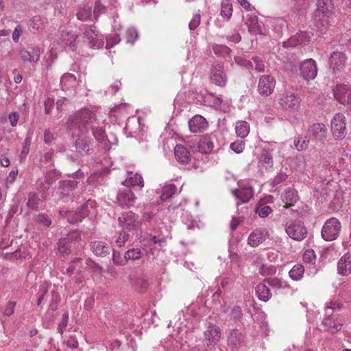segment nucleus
Masks as SVG:
<instances>
[{
	"mask_svg": "<svg viewBox=\"0 0 351 351\" xmlns=\"http://www.w3.org/2000/svg\"><path fill=\"white\" fill-rule=\"evenodd\" d=\"M89 126L91 128L95 140L105 149L109 150L113 145H117L118 139L114 133L106 134L104 129L105 126L104 115L98 110H89Z\"/></svg>",
	"mask_w": 351,
	"mask_h": 351,
	"instance_id": "nucleus-1",
	"label": "nucleus"
},
{
	"mask_svg": "<svg viewBox=\"0 0 351 351\" xmlns=\"http://www.w3.org/2000/svg\"><path fill=\"white\" fill-rule=\"evenodd\" d=\"M88 110L84 108L69 117L67 124L71 129H74L76 136L75 147L77 149H84L88 143L87 125Z\"/></svg>",
	"mask_w": 351,
	"mask_h": 351,
	"instance_id": "nucleus-2",
	"label": "nucleus"
},
{
	"mask_svg": "<svg viewBox=\"0 0 351 351\" xmlns=\"http://www.w3.org/2000/svg\"><path fill=\"white\" fill-rule=\"evenodd\" d=\"M221 331L220 328L214 324H209L206 330L204 332L203 346H197L189 350V351H212L220 341Z\"/></svg>",
	"mask_w": 351,
	"mask_h": 351,
	"instance_id": "nucleus-3",
	"label": "nucleus"
},
{
	"mask_svg": "<svg viewBox=\"0 0 351 351\" xmlns=\"http://www.w3.org/2000/svg\"><path fill=\"white\" fill-rule=\"evenodd\" d=\"M332 0H317V8L314 12L313 19L319 27L325 26V23L330 18L333 9Z\"/></svg>",
	"mask_w": 351,
	"mask_h": 351,
	"instance_id": "nucleus-4",
	"label": "nucleus"
},
{
	"mask_svg": "<svg viewBox=\"0 0 351 351\" xmlns=\"http://www.w3.org/2000/svg\"><path fill=\"white\" fill-rule=\"evenodd\" d=\"M119 225L123 230L129 233L136 232L141 226L138 215L132 211L124 212L118 218Z\"/></svg>",
	"mask_w": 351,
	"mask_h": 351,
	"instance_id": "nucleus-5",
	"label": "nucleus"
},
{
	"mask_svg": "<svg viewBox=\"0 0 351 351\" xmlns=\"http://www.w3.org/2000/svg\"><path fill=\"white\" fill-rule=\"evenodd\" d=\"M341 224L339 220L335 217H331L326 220L322 229V237L327 241L335 240L339 234Z\"/></svg>",
	"mask_w": 351,
	"mask_h": 351,
	"instance_id": "nucleus-6",
	"label": "nucleus"
},
{
	"mask_svg": "<svg viewBox=\"0 0 351 351\" xmlns=\"http://www.w3.org/2000/svg\"><path fill=\"white\" fill-rule=\"evenodd\" d=\"M285 232L293 240L302 241L307 236V229L304 223L298 221H287L285 226Z\"/></svg>",
	"mask_w": 351,
	"mask_h": 351,
	"instance_id": "nucleus-7",
	"label": "nucleus"
},
{
	"mask_svg": "<svg viewBox=\"0 0 351 351\" xmlns=\"http://www.w3.org/2000/svg\"><path fill=\"white\" fill-rule=\"evenodd\" d=\"M278 103L283 109L293 112L298 110L300 99L293 92L285 91L280 95Z\"/></svg>",
	"mask_w": 351,
	"mask_h": 351,
	"instance_id": "nucleus-8",
	"label": "nucleus"
},
{
	"mask_svg": "<svg viewBox=\"0 0 351 351\" xmlns=\"http://www.w3.org/2000/svg\"><path fill=\"white\" fill-rule=\"evenodd\" d=\"M210 82L219 87H224L228 81L226 72L223 64L214 62L210 69Z\"/></svg>",
	"mask_w": 351,
	"mask_h": 351,
	"instance_id": "nucleus-9",
	"label": "nucleus"
},
{
	"mask_svg": "<svg viewBox=\"0 0 351 351\" xmlns=\"http://www.w3.org/2000/svg\"><path fill=\"white\" fill-rule=\"evenodd\" d=\"M331 131L334 138L341 140L346 135V117L342 113H337L331 120Z\"/></svg>",
	"mask_w": 351,
	"mask_h": 351,
	"instance_id": "nucleus-10",
	"label": "nucleus"
},
{
	"mask_svg": "<svg viewBox=\"0 0 351 351\" xmlns=\"http://www.w3.org/2000/svg\"><path fill=\"white\" fill-rule=\"evenodd\" d=\"M347 61V56L341 51H334L329 57V67L333 74L339 75L343 71Z\"/></svg>",
	"mask_w": 351,
	"mask_h": 351,
	"instance_id": "nucleus-11",
	"label": "nucleus"
},
{
	"mask_svg": "<svg viewBox=\"0 0 351 351\" xmlns=\"http://www.w3.org/2000/svg\"><path fill=\"white\" fill-rule=\"evenodd\" d=\"M299 69L300 76L306 81L314 80L317 75V64L312 58L300 62Z\"/></svg>",
	"mask_w": 351,
	"mask_h": 351,
	"instance_id": "nucleus-12",
	"label": "nucleus"
},
{
	"mask_svg": "<svg viewBox=\"0 0 351 351\" xmlns=\"http://www.w3.org/2000/svg\"><path fill=\"white\" fill-rule=\"evenodd\" d=\"M276 80L269 75H262L258 80V92L263 96L270 95L275 88Z\"/></svg>",
	"mask_w": 351,
	"mask_h": 351,
	"instance_id": "nucleus-13",
	"label": "nucleus"
},
{
	"mask_svg": "<svg viewBox=\"0 0 351 351\" xmlns=\"http://www.w3.org/2000/svg\"><path fill=\"white\" fill-rule=\"evenodd\" d=\"M327 130L324 123H315L312 125L308 130V137L315 145L322 143L326 138Z\"/></svg>",
	"mask_w": 351,
	"mask_h": 351,
	"instance_id": "nucleus-14",
	"label": "nucleus"
},
{
	"mask_svg": "<svg viewBox=\"0 0 351 351\" xmlns=\"http://www.w3.org/2000/svg\"><path fill=\"white\" fill-rule=\"evenodd\" d=\"M310 36L308 32H300L291 36L288 40L284 42L280 50L282 53H287L286 49L308 42Z\"/></svg>",
	"mask_w": 351,
	"mask_h": 351,
	"instance_id": "nucleus-15",
	"label": "nucleus"
},
{
	"mask_svg": "<svg viewBox=\"0 0 351 351\" xmlns=\"http://www.w3.org/2000/svg\"><path fill=\"white\" fill-rule=\"evenodd\" d=\"M228 346L232 351H237L245 343L244 336L237 328L230 330L228 334Z\"/></svg>",
	"mask_w": 351,
	"mask_h": 351,
	"instance_id": "nucleus-16",
	"label": "nucleus"
},
{
	"mask_svg": "<svg viewBox=\"0 0 351 351\" xmlns=\"http://www.w3.org/2000/svg\"><path fill=\"white\" fill-rule=\"evenodd\" d=\"M243 21L247 27L248 31L252 34H263V31L258 22V18L253 14L243 15Z\"/></svg>",
	"mask_w": 351,
	"mask_h": 351,
	"instance_id": "nucleus-17",
	"label": "nucleus"
},
{
	"mask_svg": "<svg viewBox=\"0 0 351 351\" xmlns=\"http://www.w3.org/2000/svg\"><path fill=\"white\" fill-rule=\"evenodd\" d=\"M117 199L120 206L129 208L134 205L136 197L131 189H125L119 192Z\"/></svg>",
	"mask_w": 351,
	"mask_h": 351,
	"instance_id": "nucleus-18",
	"label": "nucleus"
},
{
	"mask_svg": "<svg viewBox=\"0 0 351 351\" xmlns=\"http://www.w3.org/2000/svg\"><path fill=\"white\" fill-rule=\"evenodd\" d=\"M40 47L34 46L27 49H21L19 56L24 62H37L40 60Z\"/></svg>",
	"mask_w": 351,
	"mask_h": 351,
	"instance_id": "nucleus-19",
	"label": "nucleus"
},
{
	"mask_svg": "<svg viewBox=\"0 0 351 351\" xmlns=\"http://www.w3.org/2000/svg\"><path fill=\"white\" fill-rule=\"evenodd\" d=\"M269 234L265 228H258L253 230L247 238V243L251 247H257L268 237Z\"/></svg>",
	"mask_w": 351,
	"mask_h": 351,
	"instance_id": "nucleus-20",
	"label": "nucleus"
},
{
	"mask_svg": "<svg viewBox=\"0 0 351 351\" xmlns=\"http://www.w3.org/2000/svg\"><path fill=\"white\" fill-rule=\"evenodd\" d=\"M76 187V182L73 180H62L59 182V187L57 193L60 195V198L66 201L64 199L68 198L73 194V191Z\"/></svg>",
	"mask_w": 351,
	"mask_h": 351,
	"instance_id": "nucleus-21",
	"label": "nucleus"
},
{
	"mask_svg": "<svg viewBox=\"0 0 351 351\" xmlns=\"http://www.w3.org/2000/svg\"><path fill=\"white\" fill-rule=\"evenodd\" d=\"M104 45L103 36L97 31L95 26H89V47L94 49H100Z\"/></svg>",
	"mask_w": 351,
	"mask_h": 351,
	"instance_id": "nucleus-22",
	"label": "nucleus"
},
{
	"mask_svg": "<svg viewBox=\"0 0 351 351\" xmlns=\"http://www.w3.org/2000/svg\"><path fill=\"white\" fill-rule=\"evenodd\" d=\"M208 126V123L204 117L201 115H195L189 121L190 131L193 133L200 132Z\"/></svg>",
	"mask_w": 351,
	"mask_h": 351,
	"instance_id": "nucleus-23",
	"label": "nucleus"
},
{
	"mask_svg": "<svg viewBox=\"0 0 351 351\" xmlns=\"http://www.w3.org/2000/svg\"><path fill=\"white\" fill-rule=\"evenodd\" d=\"M77 38V36L75 33L66 30H63L61 33L59 40L60 43L65 48H68L69 50L74 51Z\"/></svg>",
	"mask_w": 351,
	"mask_h": 351,
	"instance_id": "nucleus-24",
	"label": "nucleus"
},
{
	"mask_svg": "<svg viewBox=\"0 0 351 351\" xmlns=\"http://www.w3.org/2000/svg\"><path fill=\"white\" fill-rule=\"evenodd\" d=\"M216 141V138L212 135H205L202 136L198 142L197 147L202 153H210Z\"/></svg>",
	"mask_w": 351,
	"mask_h": 351,
	"instance_id": "nucleus-25",
	"label": "nucleus"
},
{
	"mask_svg": "<svg viewBox=\"0 0 351 351\" xmlns=\"http://www.w3.org/2000/svg\"><path fill=\"white\" fill-rule=\"evenodd\" d=\"M338 273L342 276H348L351 272V254L346 253L339 261Z\"/></svg>",
	"mask_w": 351,
	"mask_h": 351,
	"instance_id": "nucleus-26",
	"label": "nucleus"
},
{
	"mask_svg": "<svg viewBox=\"0 0 351 351\" xmlns=\"http://www.w3.org/2000/svg\"><path fill=\"white\" fill-rule=\"evenodd\" d=\"M232 194L237 199H240L241 203H246L252 197L253 190L251 186H243L233 190Z\"/></svg>",
	"mask_w": 351,
	"mask_h": 351,
	"instance_id": "nucleus-27",
	"label": "nucleus"
},
{
	"mask_svg": "<svg viewBox=\"0 0 351 351\" xmlns=\"http://www.w3.org/2000/svg\"><path fill=\"white\" fill-rule=\"evenodd\" d=\"M274 165L273 158L270 154L264 152L258 157V167L262 171L271 169Z\"/></svg>",
	"mask_w": 351,
	"mask_h": 351,
	"instance_id": "nucleus-28",
	"label": "nucleus"
},
{
	"mask_svg": "<svg viewBox=\"0 0 351 351\" xmlns=\"http://www.w3.org/2000/svg\"><path fill=\"white\" fill-rule=\"evenodd\" d=\"M175 157L182 164H188L191 160L190 152L182 145H177L174 148Z\"/></svg>",
	"mask_w": 351,
	"mask_h": 351,
	"instance_id": "nucleus-29",
	"label": "nucleus"
},
{
	"mask_svg": "<svg viewBox=\"0 0 351 351\" xmlns=\"http://www.w3.org/2000/svg\"><path fill=\"white\" fill-rule=\"evenodd\" d=\"M128 178L122 182V184L128 187H134L138 186L140 189L143 188L144 186V181L141 176V175L136 173L133 174L132 172H128Z\"/></svg>",
	"mask_w": 351,
	"mask_h": 351,
	"instance_id": "nucleus-30",
	"label": "nucleus"
},
{
	"mask_svg": "<svg viewBox=\"0 0 351 351\" xmlns=\"http://www.w3.org/2000/svg\"><path fill=\"white\" fill-rule=\"evenodd\" d=\"M328 317L324 318L322 323L321 326L326 331H328L331 333H335L339 331L341 328V324L336 322L330 315H326Z\"/></svg>",
	"mask_w": 351,
	"mask_h": 351,
	"instance_id": "nucleus-31",
	"label": "nucleus"
},
{
	"mask_svg": "<svg viewBox=\"0 0 351 351\" xmlns=\"http://www.w3.org/2000/svg\"><path fill=\"white\" fill-rule=\"evenodd\" d=\"M129 280L133 287L139 292H144L147 288V282L137 274H130Z\"/></svg>",
	"mask_w": 351,
	"mask_h": 351,
	"instance_id": "nucleus-32",
	"label": "nucleus"
},
{
	"mask_svg": "<svg viewBox=\"0 0 351 351\" xmlns=\"http://www.w3.org/2000/svg\"><path fill=\"white\" fill-rule=\"evenodd\" d=\"M334 97L335 99L342 104H346L347 95H348L349 88L346 84H337L334 90Z\"/></svg>",
	"mask_w": 351,
	"mask_h": 351,
	"instance_id": "nucleus-33",
	"label": "nucleus"
},
{
	"mask_svg": "<svg viewBox=\"0 0 351 351\" xmlns=\"http://www.w3.org/2000/svg\"><path fill=\"white\" fill-rule=\"evenodd\" d=\"M281 199L287 207L291 206L298 199V192L291 188H289L282 194Z\"/></svg>",
	"mask_w": 351,
	"mask_h": 351,
	"instance_id": "nucleus-34",
	"label": "nucleus"
},
{
	"mask_svg": "<svg viewBox=\"0 0 351 351\" xmlns=\"http://www.w3.org/2000/svg\"><path fill=\"white\" fill-rule=\"evenodd\" d=\"M233 6L231 0H221L220 16L224 21H229L232 16Z\"/></svg>",
	"mask_w": 351,
	"mask_h": 351,
	"instance_id": "nucleus-35",
	"label": "nucleus"
},
{
	"mask_svg": "<svg viewBox=\"0 0 351 351\" xmlns=\"http://www.w3.org/2000/svg\"><path fill=\"white\" fill-rule=\"evenodd\" d=\"M76 84L75 77L71 73H65L63 75L60 80V85L64 91H69L73 90Z\"/></svg>",
	"mask_w": 351,
	"mask_h": 351,
	"instance_id": "nucleus-36",
	"label": "nucleus"
},
{
	"mask_svg": "<svg viewBox=\"0 0 351 351\" xmlns=\"http://www.w3.org/2000/svg\"><path fill=\"white\" fill-rule=\"evenodd\" d=\"M91 249L94 254L96 256H104L109 254L110 247L104 241H97L93 242L91 244Z\"/></svg>",
	"mask_w": 351,
	"mask_h": 351,
	"instance_id": "nucleus-37",
	"label": "nucleus"
},
{
	"mask_svg": "<svg viewBox=\"0 0 351 351\" xmlns=\"http://www.w3.org/2000/svg\"><path fill=\"white\" fill-rule=\"evenodd\" d=\"M255 291L258 298L263 302H267L271 297V293L265 282L258 284Z\"/></svg>",
	"mask_w": 351,
	"mask_h": 351,
	"instance_id": "nucleus-38",
	"label": "nucleus"
},
{
	"mask_svg": "<svg viewBox=\"0 0 351 351\" xmlns=\"http://www.w3.org/2000/svg\"><path fill=\"white\" fill-rule=\"evenodd\" d=\"M283 62L285 64V68L287 70H289L292 73L298 72L299 60L293 55L287 53V56L283 59Z\"/></svg>",
	"mask_w": 351,
	"mask_h": 351,
	"instance_id": "nucleus-39",
	"label": "nucleus"
},
{
	"mask_svg": "<svg viewBox=\"0 0 351 351\" xmlns=\"http://www.w3.org/2000/svg\"><path fill=\"white\" fill-rule=\"evenodd\" d=\"M177 193L178 189L174 184L165 185L161 190L160 199L162 201H165L172 197Z\"/></svg>",
	"mask_w": 351,
	"mask_h": 351,
	"instance_id": "nucleus-40",
	"label": "nucleus"
},
{
	"mask_svg": "<svg viewBox=\"0 0 351 351\" xmlns=\"http://www.w3.org/2000/svg\"><path fill=\"white\" fill-rule=\"evenodd\" d=\"M304 267L301 264L295 265L289 271V276L294 281H300L303 278Z\"/></svg>",
	"mask_w": 351,
	"mask_h": 351,
	"instance_id": "nucleus-41",
	"label": "nucleus"
},
{
	"mask_svg": "<svg viewBox=\"0 0 351 351\" xmlns=\"http://www.w3.org/2000/svg\"><path fill=\"white\" fill-rule=\"evenodd\" d=\"M236 134L241 138L246 137L250 132V125L244 121H237L235 126Z\"/></svg>",
	"mask_w": 351,
	"mask_h": 351,
	"instance_id": "nucleus-42",
	"label": "nucleus"
},
{
	"mask_svg": "<svg viewBox=\"0 0 351 351\" xmlns=\"http://www.w3.org/2000/svg\"><path fill=\"white\" fill-rule=\"evenodd\" d=\"M44 27V22L39 16H34L28 23L29 30L33 33L40 31Z\"/></svg>",
	"mask_w": 351,
	"mask_h": 351,
	"instance_id": "nucleus-43",
	"label": "nucleus"
},
{
	"mask_svg": "<svg viewBox=\"0 0 351 351\" xmlns=\"http://www.w3.org/2000/svg\"><path fill=\"white\" fill-rule=\"evenodd\" d=\"M71 239L70 238H60L57 243L58 249L62 255H68L71 252Z\"/></svg>",
	"mask_w": 351,
	"mask_h": 351,
	"instance_id": "nucleus-44",
	"label": "nucleus"
},
{
	"mask_svg": "<svg viewBox=\"0 0 351 351\" xmlns=\"http://www.w3.org/2000/svg\"><path fill=\"white\" fill-rule=\"evenodd\" d=\"M204 102L206 105L218 108L222 103V99L215 96L213 93H207L204 95Z\"/></svg>",
	"mask_w": 351,
	"mask_h": 351,
	"instance_id": "nucleus-45",
	"label": "nucleus"
},
{
	"mask_svg": "<svg viewBox=\"0 0 351 351\" xmlns=\"http://www.w3.org/2000/svg\"><path fill=\"white\" fill-rule=\"evenodd\" d=\"M125 258H126V261H136V260H139L141 259L143 255H144V252L143 251L140 249V248H138V247H134V248H131L130 250H128L127 252H125Z\"/></svg>",
	"mask_w": 351,
	"mask_h": 351,
	"instance_id": "nucleus-46",
	"label": "nucleus"
},
{
	"mask_svg": "<svg viewBox=\"0 0 351 351\" xmlns=\"http://www.w3.org/2000/svg\"><path fill=\"white\" fill-rule=\"evenodd\" d=\"M311 141H312L310 137H308V135L304 138L298 136L294 139V145L297 150L302 151L308 147Z\"/></svg>",
	"mask_w": 351,
	"mask_h": 351,
	"instance_id": "nucleus-47",
	"label": "nucleus"
},
{
	"mask_svg": "<svg viewBox=\"0 0 351 351\" xmlns=\"http://www.w3.org/2000/svg\"><path fill=\"white\" fill-rule=\"evenodd\" d=\"M271 211L272 209L269 206L265 204L264 199H261L256 208V213L262 218L267 217Z\"/></svg>",
	"mask_w": 351,
	"mask_h": 351,
	"instance_id": "nucleus-48",
	"label": "nucleus"
},
{
	"mask_svg": "<svg viewBox=\"0 0 351 351\" xmlns=\"http://www.w3.org/2000/svg\"><path fill=\"white\" fill-rule=\"evenodd\" d=\"M128 239L129 233L123 230L113 237L112 242L115 243L117 247H121L125 245Z\"/></svg>",
	"mask_w": 351,
	"mask_h": 351,
	"instance_id": "nucleus-49",
	"label": "nucleus"
},
{
	"mask_svg": "<svg viewBox=\"0 0 351 351\" xmlns=\"http://www.w3.org/2000/svg\"><path fill=\"white\" fill-rule=\"evenodd\" d=\"M126 43L133 45L138 38V32L133 27H129L125 33Z\"/></svg>",
	"mask_w": 351,
	"mask_h": 351,
	"instance_id": "nucleus-50",
	"label": "nucleus"
},
{
	"mask_svg": "<svg viewBox=\"0 0 351 351\" xmlns=\"http://www.w3.org/2000/svg\"><path fill=\"white\" fill-rule=\"evenodd\" d=\"M39 202L40 198L36 193H29L28 194V200L27 202V206L28 208L33 210H36L38 209Z\"/></svg>",
	"mask_w": 351,
	"mask_h": 351,
	"instance_id": "nucleus-51",
	"label": "nucleus"
},
{
	"mask_svg": "<svg viewBox=\"0 0 351 351\" xmlns=\"http://www.w3.org/2000/svg\"><path fill=\"white\" fill-rule=\"evenodd\" d=\"M86 217V215H83L81 211L73 213L69 212L67 215V220L70 223H77L82 222L83 219Z\"/></svg>",
	"mask_w": 351,
	"mask_h": 351,
	"instance_id": "nucleus-52",
	"label": "nucleus"
},
{
	"mask_svg": "<svg viewBox=\"0 0 351 351\" xmlns=\"http://www.w3.org/2000/svg\"><path fill=\"white\" fill-rule=\"evenodd\" d=\"M121 41L120 35L117 33L110 34L106 38V46L107 49L112 47L116 44H118Z\"/></svg>",
	"mask_w": 351,
	"mask_h": 351,
	"instance_id": "nucleus-53",
	"label": "nucleus"
},
{
	"mask_svg": "<svg viewBox=\"0 0 351 351\" xmlns=\"http://www.w3.org/2000/svg\"><path fill=\"white\" fill-rule=\"evenodd\" d=\"M69 322V313L65 312L62 317V319L58 326V332L63 335L64 330H66Z\"/></svg>",
	"mask_w": 351,
	"mask_h": 351,
	"instance_id": "nucleus-54",
	"label": "nucleus"
},
{
	"mask_svg": "<svg viewBox=\"0 0 351 351\" xmlns=\"http://www.w3.org/2000/svg\"><path fill=\"white\" fill-rule=\"evenodd\" d=\"M304 263L314 264L316 261V255L313 250H306L303 255Z\"/></svg>",
	"mask_w": 351,
	"mask_h": 351,
	"instance_id": "nucleus-55",
	"label": "nucleus"
},
{
	"mask_svg": "<svg viewBox=\"0 0 351 351\" xmlns=\"http://www.w3.org/2000/svg\"><path fill=\"white\" fill-rule=\"evenodd\" d=\"M112 261L115 265L119 266L125 265L127 263L125 254L122 257L121 253L116 251H113Z\"/></svg>",
	"mask_w": 351,
	"mask_h": 351,
	"instance_id": "nucleus-56",
	"label": "nucleus"
},
{
	"mask_svg": "<svg viewBox=\"0 0 351 351\" xmlns=\"http://www.w3.org/2000/svg\"><path fill=\"white\" fill-rule=\"evenodd\" d=\"M105 12L106 6L103 5L100 0L96 1L93 10L94 17L95 18V19L97 20L99 16L101 14L104 13Z\"/></svg>",
	"mask_w": 351,
	"mask_h": 351,
	"instance_id": "nucleus-57",
	"label": "nucleus"
},
{
	"mask_svg": "<svg viewBox=\"0 0 351 351\" xmlns=\"http://www.w3.org/2000/svg\"><path fill=\"white\" fill-rule=\"evenodd\" d=\"M235 62L240 66L245 67L247 69H252L253 63L251 60H247L241 56H237L234 58Z\"/></svg>",
	"mask_w": 351,
	"mask_h": 351,
	"instance_id": "nucleus-58",
	"label": "nucleus"
},
{
	"mask_svg": "<svg viewBox=\"0 0 351 351\" xmlns=\"http://www.w3.org/2000/svg\"><path fill=\"white\" fill-rule=\"evenodd\" d=\"M264 282L267 283L269 286L274 288L280 289L284 287V282L277 278H268L265 280Z\"/></svg>",
	"mask_w": 351,
	"mask_h": 351,
	"instance_id": "nucleus-59",
	"label": "nucleus"
},
{
	"mask_svg": "<svg viewBox=\"0 0 351 351\" xmlns=\"http://www.w3.org/2000/svg\"><path fill=\"white\" fill-rule=\"evenodd\" d=\"M67 348L75 349L78 347L79 343L75 335H70L66 340L64 341Z\"/></svg>",
	"mask_w": 351,
	"mask_h": 351,
	"instance_id": "nucleus-60",
	"label": "nucleus"
},
{
	"mask_svg": "<svg viewBox=\"0 0 351 351\" xmlns=\"http://www.w3.org/2000/svg\"><path fill=\"white\" fill-rule=\"evenodd\" d=\"M342 306V303L338 300L330 301L326 304V315H331L330 311L339 308Z\"/></svg>",
	"mask_w": 351,
	"mask_h": 351,
	"instance_id": "nucleus-61",
	"label": "nucleus"
},
{
	"mask_svg": "<svg viewBox=\"0 0 351 351\" xmlns=\"http://www.w3.org/2000/svg\"><path fill=\"white\" fill-rule=\"evenodd\" d=\"M230 149L234 152L239 154L241 153L245 147V143L243 141L239 140L232 143L230 145Z\"/></svg>",
	"mask_w": 351,
	"mask_h": 351,
	"instance_id": "nucleus-62",
	"label": "nucleus"
},
{
	"mask_svg": "<svg viewBox=\"0 0 351 351\" xmlns=\"http://www.w3.org/2000/svg\"><path fill=\"white\" fill-rule=\"evenodd\" d=\"M201 21V15L199 13H196L193 15L192 19L189 22V27L191 30H195L199 25Z\"/></svg>",
	"mask_w": 351,
	"mask_h": 351,
	"instance_id": "nucleus-63",
	"label": "nucleus"
},
{
	"mask_svg": "<svg viewBox=\"0 0 351 351\" xmlns=\"http://www.w3.org/2000/svg\"><path fill=\"white\" fill-rule=\"evenodd\" d=\"M287 175L285 173L280 172L278 173L275 178L271 180V184L272 186H275L285 181L287 178Z\"/></svg>",
	"mask_w": 351,
	"mask_h": 351,
	"instance_id": "nucleus-64",
	"label": "nucleus"
}]
</instances>
